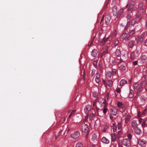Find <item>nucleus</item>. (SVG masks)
<instances>
[{
	"instance_id": "20e7f679",
	"label": "nucleus",
	"mask_w": 147,
	"mask_h": 147,
	"mask_svg": "<svg viewBox=\"0 0 147 147\" xmlns=\"http://www.w3.org/2000/svg\"><path fill=\"white\" fill-rule=\"evenodd\" d=\"M121 52V50L118 48L116 50V55L117 57L119 58V59H118L120 60V61L118 62L119 63V64L122 62H124V61L121 59V58L120 57Z\"/></svg>"
},
{
	"instance_id": "6ab92c4d",
	"label": "nucleus",
	"mask_w": 147,
	"mask_h": 147,
	"mask_svg": "<svg viewBox=\"0 0 147 147\" xmlns=\"http://www.w3.org/2000/svg\"><path fill=\"white\" fill-rule=\"evenodd\" d=\"M96 77L95 80L97 83L98 84L99 82V78H100V75L98 73H96Z\"/></svg>"
},
{
	"instance_id": "a18cd8bd",
	"label": "nucleus",
	"mask_w": 147,
	"mask_h": 147,
	"mask_svg": "<svg viewBox=\"0 0 147 147\" xmlns=\"http://www.w3.org/2000/svg\"><path fill=\"white\" fill-rule=\"evenodd\" d=\"M131 25H134L136 23V21L135 19L132 20H131Z\"/></svg>"
},
{
	"instance_id": "a878e982",
	"label": "nucleus",
	"mask_w": 147,
	"mask_h": 147,
	"mask_svg": "<svg viewBox=\"0 0 147 147\" xmlns=\"http://www.w3.org/2000/svg\"><path fill=\"white\" fill-rule=\"evenodd\" d=\"M112 128L113 129L114 132H115L117 130V127L115 123H113V125L112 126Z\"/></svg>"
},
{
	"instance_id": "cd10ccee",
	"label": "nucleus",
	"mask_w": 147,
	"mask_h": 147,
	"mask_svg": "<svg viewBox=\"0 0 147 147\" xmlns=\"http://www.w3.org/2000/svg\"><path fill=\"white\" fill-rule=\"evenodd\" d=\"M102 109L98 110L97 111V113L98 116L100 117H102L104 115L103 113H102Z\"/></svg>"
},
{
	"instance_id": "5701e85b",
	"label": "nucleus",
	"mask_w": 147,
	"mask_h": 147,
	"mask_svg": "<svg viewBox=\"0 0 147 147\" xmlns=\"http://www.w3.org/2000/svg\"><path fill=\"white\" fill-rule=\"evenodd\" d=\"M117 106L118 107L120 108L123 110L125 108L124 106L122 104V103L120 102H118L117 103Z\"/></svg>"
},
{
	"instance_id": "8fccbe9b",
	"label": "nucleus",
	"mask_w": 147,
	"mask_h": 147,
	"mask_svg": "<svg viewBox=\"0 0 147 147\" xmlns=\"http://www.w3.org/2000/svg\"><path fill=\"white\" fill-rule=\"evenodd\" d=\"M125 123H128V122L129 121V119H130V118L128 117H127L125 118Z\"/></svg>"
},
{
	"instance_id": "c756f323",
	"label": "nucleus",
	"mask_w": 147,
	"mask_h": 147,
	"mask_svg": "<svg viewBox=\"0 0 147 147\" xmlns=\"http://www.w3.org/2000/svg\"><path fill=\"white\" fill-rule=\"evenodd\" d=\"M139 85V83L138 82H135L133 84V88L135 89H137Z\"/></svg>"
},
{
	"instance_id": "4be33fe9",
	"label": "nucleus",
	"mask_w": 147,
	"mask_h": 147,
	"mask_svg": "<svg viewBox=\"0 0 147 147\" xmlns=\"http://www.w3.org/2000/svg\"><path fill=\"white\" fill-rule=\"evenodd\" d=\"M134 41L133 40H131L129 42V46L130 48H132L134 45Z\"/></svg>"
},
{
	"instance_id": "338daca9",
	"label": "nucleus",
	"mask_w": 147,
	"mask_h": 147,
	"mask_svg": "<svg viewBox=\"0 0 147 147\" xmlns=\"http://www.w3.org/2000/svg\"><path fill=\"white\" fill-rule=\"evenodd\" d=\"M107 99L108 100L109 98V95L108 93H107L106 95Z\"/></svg>"
},
{
	"instance_id": "de8ad7c7",
	"label": "nucleus",
	"mask_w": 147,
	"mask_h": 147,
	"mask_svg": "<svg viewBox=\"0 0 147 147\" xmlns=\"http://www.w3.org/2000/svg\"><path fill=\"white\" fill-rule=\"evenodd\" d=\"M134 5L133 4H130L128 8V10L129 11L133 7Z\"/></svg>"
},
{
	"instance_id": "39448f33",
	"label": "nucleus",
	"mask_w": 147,
	"mask_h": 147,
	"mask_svg": "<svg viewBox=\"0 0 147 147\" xmlns=\"http://www.w3.org/2000/svg\"><path fill=\"white\" fill-rule=\"evenodd\" d=\"M141 126L143 129L144 133L146 134L147 133V131L145 129V127H147V119H144L143 121Z\"/></svg>"
},
{
	"instance_id": "f3484780",
	"label": "nucleus",
	"mask_w": 147,
	"mask_h": 147,
	"mask_svg": "<svg viewBox=\"0 0 147 147\" xmlns=\"http://www.w3.org/2000/svg\"><path fill=\"white\" fill-rule=\"evenodd\" d=\"M135 133L137 135H140L142 133V131L140 129L137 127L136 128L134 129Z\"/></svg>"
},
{
	"instance_id": "c9c22d12",
	"label": "nucleus",
	"mask_w": 147,
	"mask_h": 147,
	"mask_svg": "<svg viewBox=\"0 0 147 147\" xmlns=\"http://www.w3.org/2000/svg\"><path fill=\"white\" fill-rule=\"evenodd\" d=\"M119 40H117L116 39V40L115 41H114V42L113 43V45L114 46L116 47L119 44Z\"/></svg>"
},
{
	"instance_id": "4468645a",
	"label": "nucleus",
	"mask_w": 147,
	"mask_h": 147,
	"mask_svg": "<svg viewBox=\"0 0 147 147\" xmlns=\"http://www.w3.org/2000/svg\"><path fill=\"white\" fill-rule=\"evenodd\" d=\"M138 143L140 146L144 147L145 146L146 141L144 140L140 139L139 140Z\"/></svg>"
},
{
	"instance_id": "9d476101",
	"label": "nucleus",
	"mask_w": 147,
	"mask_h": 147,
	"mask_svg": "<svg viewBox=\"0 0 147 147\" xmlns=\"http://www.w3.org/2000/svg\"><path fill=\"white\" fill-rule=\"evenodd\" d=\"M111 113L114 116H116L117 113V109L115 108H112L110 109Z\"/></svg>"
},
{
	"instance_id": "423d86ee",
	"label": "nucleus",
	"mask_w": 147,
	"mask_h": 147,
	"mask_svg": "<svg viewBox=\"0 0 147 147\" xmlns=\"http://www.w3.org/2000/svg\"><path fill=\"white\" fill-rule=\"evenodd\" d=\"M80 135V132L78 131H75L71 135V138L75 139L78 138Z\"/></svg>"
},
{
	"instance_id": "412c9836",
	"label": "nucleus",
	"mask_w": 147,
	"mask_h": 147,
	"mask_svg": "<svg viewBox=\"0 0 147 147\" xmlns=\"http://www.w3.org/2000/svg\"><path fill=\"white\" fill-rule=\"evenodd\" d=\"M95 114L93 113H91L89 116V120L90 121L92 122L93 120L95 117Z\"/></svg>"
},
{
	"instance_id": "4c0bfd02",
	"label": "nucleus",
	"mask_w": 147,
	"mask_h": 147,
	"mask_svg": "<svg viewBox=\"0 0 147 147\" xmlns=\"http://www.w3.org/2000/svg\"><path fill=\"white\" fill-rule=\"evenodd\" d=\"M98 60L96 59V60L94 61L93 62V65L95 67H97V63H98Z\"/></svg>"
},
{
	"instance_id": "a211bd4d",
	"label": "nucleus",
	"mask_w": 147,
	"mask_h": 147,
	"mask_svg": "<svg viewBox=\"0 0 147 147\" xmlns=\"http://www.w3.org/2000/svg\"><path fill=\"white\" fill-rule=\"evenodd\" d=\"M101 141L103 143L106 144H108L109 142V140L105 137H103L102 138Z\"/></svg>"
},
{
	"instance_id": "e433bc0d",
	"label": "nucleus",
	"mask_w": 147,
	"mask_h": 147,
	"mask_svg": "<svg viewBox=\"0 0 147 147\" xmlns=\"http://www.w3.org/2000/svg\"><path fill=\"white\" fill-rule=\"evenodd\" d=\"M117 125L118 129L121 130L122 129L121 123L120 122H119L118 123Z\"/></svg>"
},
{
	"instance_id": "bb28decb",
	"label": "nucleus",
	"mask_w": 147,
	"mask_h": 147,
	"mask_svg": "<svg viewBox=\"0 0 147 147\" xmlns=\"http://www.w3.org/2000/svg\"><path fill=\"white\" fill-rule=\"evenodd\" d=\"M143 90V88L142 86H140L138 88L137 91V93L138 94V95L139 93L142 92Z\"/></svg>"
},
{
	"instance_id": "1a4fd4ad",
	"label": "nucleus",
	"mask_w": 147,
	"mask_h": 147,
	"mask_svg": "<svg viewBox=\"0 0 147 147\" xmlns=\"http://www.w3.org/2000/svg\"><path fill=\"white\" fill-rule=\"evenodd\" d=\"M147 57L145 55H142L139 59V60L143 63H145L146 62Z\"/></svg>"
},
{
	"instance_id": "774afa93",
	"label": "nucleus",
	"mask_w": 147,
	"mask_h": 147,
	"mask_svg": "<svg viewBox=\"0 0 147 147\" xmlns=\"http://www.w3.org/2000/svg\"><path fill=\"white\" fill-rule=\"evenodd\" d=\"M143 120V119L142 118L140 119L139 120V123H141Z\"/></svg>"
},
{
	"instance_id": "49530a36",
	"label": "nucleus",
	"mask_w": 147,
	"mask_h": 147,
	"mask_svg": "<svg viewBox=\"0 0 147 147\" xmlns=\"http://www.w3.org/2000/svg\"><path fill=\"white\" fill-rule=\"evenodd\" d=\"M144 36V35L143 34H142L140 36V41L141 42H142L143 41L144 39L143 38Z\"/></svg>"
},
{
	"instance_id": "ddd939ff",
	"label": "nucleus",
	"mask_w": 147,
	"mask_h": 147,
	"mask_svg": "<svg viewBox=\"0 0 147 147\" xmlns=\"http://www.w3.org/2000/svg\"><path fill=\"white\" fill-rule=\"evenodd\" d=\"M140 86L144 88L146 91H147V83L145 80L142 81L140 84Z\"/></svg>"
},
{
	"instance_id": "0e129e2a",
	"label": "nucleus",
	"mask_w": 147,
	"mask_h": 147,
	"mask_svg": "<svg viewBox=\"0 0 147 147\" xmlns=\"http://www.w3.org/2000/svg\"><path fill=\"white\" fill-rule=\"evenodd\" d=\"M108 127L107 126H106L104 128V129L103 131L104 132H105L106 131V130H107V128H108Z\"/></svg>"
},
{
	"instance_id": "7ed1b4c3",
	"label": "nucleus",
	"mask_w": 147,
	"mask_h": 147,
	"mask_svg": "<svg viewBox=\"0 0 147 147\" xmlns=\"http://www.w3.org/2000/svg\"><path fill=\"white\" fill-rule=\"evenodd\" d=\"M82 130L83 132L87 133L86 138H87V135L88 133V126L85 123H83L82 126Z\"/></svg>"
},
{
	"instance_id": "b1692460",
	"label": "nucleus",
	"mask_w": 147,
	"mask_h": 147,
	"mask_svg": "<svg viewBox=\"0 0 147 147\" xmlns=\"http://www.w3.org/2000/svg\"><path fill=\"white\" fill-rule=\"evenodd\" d=\"M127 81L124 79L122 80L120 82L119 84L120 86H123L124 84H127Z\"/></svg>"
},
{
	"instance_id": "603ef678",
	"label": "nucleus",
	"mask_w": 147,
	"mask_h": 147,
	"mask_svg": "<svg viewBox=\"0 0 147 147\" xmlns=\"http://www.w3.org/2000/svg\"><path fill=\"white\" fill-rule=\"evenodd\" d=\"M140 40V38L139 37H137L136 39L135 40L136 41V44H138L139 43V42Z\"/></svg>"
},
{
	"instance_id": "5fc2aeb1",
	"label": "nucleus",
	"mask_w": 147,
	"mask_h": 147,
	"mask_svg": "<svg viewBox=\"0 0 147 147\" xmlns=\"http://www.w3.org/2000/svg\"><path fill=\"white\" fill-rule=\"evenodd\" d=\"M127 137L129 139H128L130 140L131 138L132 135L130 134H129L127 135Z\"/></svg>"
},
{
	"instance_id": "473e14b6",
	"label": "nucleus",
	"mask_w": 147,
	"mask_h": 147,
	"mask_svg": "<svg viewBox=\"0 0 147 147\" xmlns=\"http://www.w3.org/2000/svg\"><path fill=\"white\" fill-rule=\"evenodd\" d=\"M109 40H111L110 39V37H109V35L106 38V39H105V38H103L102 40V43H104L106 41Z\"/></svg>"
},
{
	"instance_id": "aec40b11",
	"label": "nucleus",
	"mask_w": 147,
	"mask_h": 147,
	"mask_svg": "<svg viewBox=\"0 0 147 147\" xmlns=\"http://www.w3.org/2000/svg\"><path fill=\"white\" fill-rule=\"evenodd\" d=\"M97 52V51L96 49H94L91 52V55L93 57H94L96 56Z\"/></svg>"
},
{
	"instance_id": "79ce46f5",
	"label": "nucleus",
	"mask_w": 147,
	"mask_h": 147,
	"mask_svg": "<svg viewBox=\"0 0 147 147\" xmlns=\"http://www.w3.org/2000/svg\"><path fill=\"white\" fill-rule=\"evenodd\" d=\"M96 70L95 69H92V70L91 76L92 77L93 76L95 73Z\"/></svg>"
},
{
	"instance_id": "69168bd1",
	"label": "nucleus",
	"mask_w": 147,
	"mask_h": 147,
	"mask_svg": "<svg viewBox=\"0 0 147 147\" xmlns=\"http://www.w3.org/2000/svg\"><path fill=\"white\" fill-rule=\"evenodd\" d=\"M144 44L145 46H147V39H146L144 42Z\"/></svg>"
},
{
	"instance_id": "6e6552de",
	"label": "nucleus",
	"mask_w": 147,
	"mask_h": 147,
	"mask_svg": "<svg viewBox=\"0 0 147 147\" xmlns=\"http://www.w3.org/2000/svg\"><path fill=\"white\" fill-rule=\"evenodd\" d=\"M98 102L103 107H106L107 106L105 100L102 98H99L98 99Z\"/></svg>"
},
{
	"instance_id": "f704fd0d",
	"label": "nucleus",
	"mask_w": 147,
	"mask_h": 147,
	"mask_svg": "<svg viewBox=\"0 0 147 147\" xmlns=\"http://www.w3.org/2000/svg\"><path fill=\"white\" fill-rule=\"evenodd\" d=\"M119 68L122 70H125L126 69V67L124 65H122L120 66Z\"/></svg>"
},
{
	"instance_id": "680f3d73",
	"label": "nucleus",
	"mask_w": 147,
	"mask_h": 147,
	"mask_svg": "<svg viewBox=\"0 0 147 147\" xmlns=\"http://www.w3.org/2000/svg\"><path fill=\"white\" fill-rule=\"evenodd\" d=\"M138 64V61H135L133 63V64L134 65H136Z\"/></svg>"
},
{
	"instance_id": "e2e57ef3",
	"label": "nucleus",
	"mask_w": 147,
	"mask_h": 147,
	"mask_svg": "<svg viewBox=\"0 0 147 147\" xmlns=\"http://www.w3.org/2000/svg\"><path fill=\"white\" fill-rule=\"evenodd\" d=\"M142 5H143V4L141 3H140L139 5V7L140 8V9H142Z\"/></svg>"
},
{
	"instance_id": "58836bf2",
	"label": "nucleus",
	"mask_w": 147,
	"mask_h": 147,
	"mask_svg": "<svg viewBox=\"0 0 147 147\" xmlns=\"http://www.w3.org/2000/svg\"><path fill=\"white\" fill-rule=\"evenodd\" d=\"M122 134V131L121 130L119 131L118 132V134H117V138H119L121 137Z\"/></svg>"
},
{
	"instance_id": "f257e3e1",
	"label": "nucleus",
	"mask_w": 147,
	"mask_h": 147,
	"mask_svg": "<svg viewBox=\"0 0 147 147\" xmlns=\"http://www.w3.org/2000/svg\"><path fill=\"white\" fill-rule=\"evenodd\" d=\"M123 12V9H118L116 6H114L113 8V13L114 16H117L119 18Z\"/></svg>"
},
{
	"instance_id": "7c9ffc66",
	"label": "nucleus",
	"mask_w": 147,
	"mask_h": 147,
	"mask_svg": "<svg viewBox=\"0 0 147 147\" xmlns=\"http://www.w3.org/2000/svg\"><path fill=\"white\" fill-rule=\"evenodd\" d=\"M127 34L126 32H124L123 33L121 36V39H125L127 36Z\"/></svg>"
},
{
	"instance_id": "864d4df0",
	"label": "nucleus",
	"mask_w": 147,
	"mask_h": 147,
	"mask_svg": "<svg viewBox=\"0 0 147 147\" xmlns=\"http://www.w3.org/2000/svg\"><path fill=\"white\" fill-rule=\"evenodd\" d=\"M75 112V111L74 110L72 111L69 116V118H70L73 114H74V113Z\"/></svg>"
},
{
	"instance_id": "37998d69",
	"label": "nucleus",
	"mask_w": 147,
	"mask_h": 147,
	"mask_svg": "<svg viewBox=\"0 0 147 147\" xmlns=\"http://www.w3.org/2000/svg\"><path fill=\"white\" fill-rule=\"evenodd\" d=\"M135 58V53H132L131 54V59L133 60Z\"/></svg>"
},
{
	"instance_id": "9b49d317",
	"label": "nucleus",
	"mask_w": 147,
	"mask_h": 147,
	"mask_svg": "<svg viewBox=\"0 0 147 147\" xmlns=\"http://www.w3.org/2000/svg\"><path fill=\"white\" fill-rule=\"evenodd\" d=\"M91 105H86L84 109V112L85 113L87 114L91 108Z\"/></svg>"
},
{
	"instance_id": "f8f14e48",
	"label": "nucleus",
	"mask_w": 147,
	"mask_h": 147,
	"mask_svg": "<svg viewBox=\"0 0 147 147\" xmlns=\"http://www.w3.org/2000/svg\"><path fill=\"white\" fill-rule=\"evenodd\" d=\"M111 17L110 16L108 15L106 16L105 17L104 20L105 23L106 25L108 24L111 20Z\"/></svg>"
},
{
	"instance_id": "4d7b16f0",
	"label": "nucleus",
	"mask_w": 147,
	"mask_h": 147,
	"mask_svg": "<svg viewBox=\"0 0 147 147\" xmlns=\"http://www.w3.org/2000/svg\"><path fill=\"white\" fill-rule=\"evenodd\" d=\"M106 53H107V51H104L100 55V56L101 57H102L103 56L104 54H105Z\"/></svg>"
},
{
	"instance_id": "c03bdc74",
	"label": "nucleus",
	"mask_w": 147,
	"mask_h": 147,
	"mask_svg": "<svg viewBox=\"0 0 147 147\" xmlns=\"http://www.w3.org/2000/svg\"><path fill=\"white\" fill-rule=\"evenodd\" d=\"M82 144L80 142H78L77 143L76 146V147H82Z\"/></svg>"
},
{
	"instance_id": "393cba45",
	"label": "nucleus",
	"mask_w": 147,
	"mask_h": 147,
	"mask_svg": "<svg viewBox=\"0 0 147 147\" xmlns=\"http://www.w3.org/2000/svg\"><path fill=\"white\" fill-rule=\"evenodd\" d=\"M116 134H111V140L112 142L115 141L116 138Z\"/></svg>"
},
{
	"instance_id": "0eeeda50",
	"label": "nucleus",
	"mask_w": 147,
	"mask_h": 147,
	"mask_svg": "<svg viewBox=\"0 0 147 147\" xmlns=\"http://www.w3.org/2000/svg\"><path fill=\"white\" fill-rule=\"evenodd\" d=\"M123 144L124 145L127 147H129L131 145L130 140L127 139H124L123 142Z\"/></svg>"
},
{
	"instance_id": "c85d7f7f",
	"label": "nucleus",
	"mask_w": 147,
	"mask_h": 147,
	"mask_svg": "<svg viewBox=\"0 0 147 147\" xmlns=\"http://www.w3.org/2000/svg\"><path fill=\"white\" fill-rule=\"evenodd\" d=\"M135 31L134 29L130 30L128 33L129 36H132L133 35V34L135 33Z\"/></svg>"
},
{
	"instance_id": "ea45409f",
	"label": "nucleus",
	"mask_w": 147,
	"mask_h": 147,
	"mask_svg": "<svg viewBox=\"0 0 147 147\" xmlns=\"http://www.w3.org/2000/svg\"><path fill=\"white\" fill-rule=\"evenodd\" d=\"M98 68L100 71L101 72H102L103 67L100 64L98 65Z\"/></svg>"
},
{
	"instance_id": "a19ab883",
	"label": "nucleus",
	"mask_w": 147,
	"mask_h": 147,
	"mask_svg": "<svg viewBox=\"0 0 147 147\" xmlns=\"http://www.w3.org/2000/svg\"><path fill=\"white\" fill-rule=\"evenodd\" d=\"M108 110V109L107 108L105 107H104V109L103 110V113L104 115L105 114Z\"/></svg>"
},
{
	"instance_id": "09e8293b",
	"label": "nucleus",
	"mask_w": 147,
	"mask_h": 147,
	"mask_svg": "<svg viewBox=\"0 0 147 147\" xmlns=\"http://www.w3.org/2000/svg\"><path fill=\"white\" fill-rule=\"evenodd\" d=\"M93 96L94 97H96L98 95V93L97 92H94L93 93Z\"/></svg>"
},
{
	"instance_id": "2eb2a0df",
	"label": "nucleus",
	"mask_w": 147,
	"mask_h": 147,
	"mask_svg": "<svg viewBox=\"0 0 147 147\" xmlns=\"http://www.w3.org/2000/svg\"><path fill=\"white\" fill-rule=\"evenodd\" d=\"M131 125L132 127L134 129L138 127L137 121L136 120H134L132 121L131 122Z\"/></svg>"
},
{
	"instance_id": "bf43d9fd",
	"label": "nucleus",
	"mask_w": 147,
	"mask_h": 147,
	"mask_svg": "<svg viewBox=\"0 0 147 147\" xmlns=\"http://www.w3.org/2000/svg\"><path fill=\"white\" fill-rule=\"evenodd\" d=\"M63 130V129L62 127H61V128L60 129V130L58 132V133L59 134V135H60L61 134L62 131Z\"/></svg>"
},
{
	"instance_id": "2f4dec72",
	"label": "nucleus",
	"mask_w": 147,
	"mask_h": 147,
	"mask_svg": "<svg viewBox=\"0 0 147 147\" xmlns=\"http://www.w3.org/2000/svg\"><path fill=\"white\" fill-rule=\"evenodd\" d=\"M117 34L116 33L114 32L113 33L109 35V37H110V39L112 40L116 36Z\"/></svg>"
},
{
	"instance_id": "72a5a7b5",
	"label": "nucleus",
	"mask_w": 147,
	"mask_h": 147,
	"mask_svg": "<svg viewBox=\"0 0 147 147\" xmlns=\"http://www.w3.org/2000/svg\"><path fill=\"white\" fill-rule=\"evenodd\" d=\"M133 96V91L132 90H130L129 93V98H131Z\"/></svg>"
},
{
	"instance_id": "052dcab7",
	"label": "nucleus",
	"mask_w": 147,
	"mask_h": 147,
	"mask_svg": "<svg viewBox=\"0 0 147 147\" xmlns=\"http://www.w3.org/2000/svg\"><path fill=\"white\" fill-rule=\"evenodd\" d=\"M116 91L118 93H119L121 91V90L120 88H118L116 89Z\"/></svg>"
},
{
	"instance_id": "13d9d810",
	"label": "nucleus",
	"mask_w": 147,
	"mask_h": 147,
	"mask_svg": "<svg viewBox=\"0 0 147 147\" xmlns=\"http://www.w3.org/2000/svg\"><path fill=\"white\" fill-rule=\"evenodd\" d=\"M140 16V13L138 12L137 13L136 15V17L137 18H138Z\"/></svg>"
},
{
	"instance_id": "f03ea898",
	"label": "nucleus",
	"mask_w": 147,
	"mask_h": 147,
	"mask_svg": "<svg viewBox=\"0 0 147 147\" xmlns=\"http://www.w3.org/2000/svg\"><path fill=\"white\" fill-rule=\"evenodd\" d=\"M116 70L112 69L111 71L107 70L106 72V76L107 78H111V76L116 75Z\"/></svg>"
},
{
	"instance_id": "dca6fc26",
	"label": "nucleus",
	"mask_w": 147,
	"mask_h": 147,
	"mask_svg": "<svg viewBox=\"0 0 147 147\" xmlns=\"http://www.w3.org/2000/svg\"><path fill=\"white\" fill-rule=\"evenodd\" d=\"M113 81L111 80H109L107 81L105 83L106 87L108 86L109 87H111L113 84Z\"/></svg>"
},
{
	"instance_id": "6e6d98bb",
	"label": "nucleus",
	"mask_w": 147,
	"mask_h": 147,
	"mask_svg": "<svg viewBox=\"0 0 147 147\" xmlns=\"http://www.w3.org/2000/svg\"><path fill=\"white\" fill-rule=\"evenodd\" d=\"M127 18L129 20H130L131 18V15L130 14H128L127 16Z\"/></svg>"
},
{
	"instance_id": "3c124183",
	"label": "nucleus",
	"mask_w": 147,
	"mask_h": 147,
	"mask_svg": "<svg viewBox=\"0 0 147 147\" xmlns=\"http://www.w3.org/2000/svg\"><path fill=\"white\" fill-rule=\"evenodd\" d=\"M130 24V23L129 22H127V24L126 25V26L125 28V30H126L127 29V28L129 27V25Z\"/></svg>"
}]
</instances>
